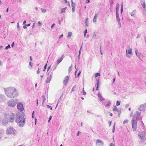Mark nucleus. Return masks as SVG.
I'll return each mask as SVG.
<instances>
[{
	"label": "nucleus",
	"mask_w": 146,
	"mask_h": 146,
	"mask_svg": "<svg viewBox=\"0 0 146 146\" xmlns=\"http://www.w3.org/2000/svg\"><path fill=\"white\" fill-rule=\"evenodd\" d=\"M5 92L7 96L10 98H14L18 95L17 90L13 87L4 88Z\"/></svg>",
	"instance_id": "obj_1"
},
{
	"label": "nucleus",
	"mask_w": 146,
	"mask_h": 146,
	"mask_svg": "<svg viewBox=\"0 0 146 146\" xmlns=\"http://www.w3.org/2000/svg\"><path fill=\"white\" fill-rule=\"evenodd\" d=\"M24 114L22 112L18 113L16 117V122L18 123V125L21 127L24 126L25 118H24Z\"/></svg>",
	"instance_id": "obj_2"
},
{
	"label": "nucleus",
	"mask_w": 146,
	"mask_h": 146,
	"mask_svg": "<svg viewBox=\"0 0 146 146\" xmlns=\"http://www.w3.org/2000/svg\"><path fill=\"white\" fill-rule=\"evenodd\" d=\"M16 133V131L12 127L10 126L8 127L7 129V134H11L15 135Z\"/></svg>",
	"instance_id": "obj_3"
},
{
	"label": "nucleus",
	"mask_w": 146,
	"mask_h": 146,
	"mask_svg": "<svg viewBox=\"0 0 146 146\" xmlns=\"http://www.w3.org/2000/svg\"><path fill=\"white\" fill-rule=\"evenodd\" d=\"M18 101L17 100H15L13 99L11 100L8 102V104L9 106L15 107Z\"/></svg>",
	"instance_id": "obj_4"
},
{
	"label": "nucleus",
	"mask_w": 146,
	"mask_h": 146,
	"mask_svg": "<svg viewBox=\"0 0 146 146\" xmlns=\"http://www.w3.org/2000/svg\"><path fill=\"white\" fill-rule=\"evenodd\" d=\"M131 124L133 131H136L137 128V121L132 119Z\"/></svg>",
	"instance_id": "obj_5"
},
{
	"label": "nucleus",
	"mask_w": 146,
	"mask_h": 146,
	"mask_svg": "<svg viewBox=\"0 0 146 146\" xmlns=\"http://www.w3.org/2000/svg\"><path fill=\"white\" fill-rule=\"evenodd\" d=\"M145 131H143L140 132L139 133L138 135V137L139 139L142 140V141L144 140L145 139Z\"/></svg>",
	"instance_id": "obj_6"
},
{
	"label": "nucleus",
	"mask_w": 146,
	"mask_h": 146,
	"mask_svg": "<svg viewBox=\"0 0 146 146\" xmlns=\"http://www.w3.org/2000/svg\"><path fill=\"white\" fill-rule=\"evenodd\" d=\"M141 113V112L140 111H136V113H135L134 115H133L132 119L135 120L137 121V119H138L139 116L140 115Z\"/></svg>",
	"instance_id": "obj_7"
},
{
	"label": "nucleus",
	"mask_w": 146,
	"mask_h": 146,
	"mask_svg": "<svg viewBox=\"0 0 146 146\" xmlns=\"http://www.w3.org/2000/svg\"><path fill=\"white\" fill-rule=\"evenodd\" d=\"M139 110L141 111H146V102L143 104L140 105L139 108Z\"/></svg>",
	"instance_id": "obj_8"
},
{
	"label": "nucleus",
	"mask_w": 146,
	"mask_h": 146,
	"mask_svg": "<svg viewBox=\"0 0 146 146\" xmlns=\"http://www.w3.org/2000/svg\"><path fill=\"white\" fill-rule=\"evenodd\" d=\"M104 143L103 141L100 139H97L96 141V146H103Z\"/></svg>",
	"instance_id": "obj_9"
},
{
	"label": "nucleus",
	"mask_w": 146,
	"mask_h": 146,
	"mask_svg": "<svg viewBox=\"0 0 146 146\" xmlns=\"http://www.w3.org/2000/svg\"><path fill=\"white\" fill-rule=\"evenodd\" d=\"M15 115L14 113H11L9 115V121L11 122H13L15 119Z\"/></svg>",
	"instance_id": "obj_10"
},
{
	"label": "nucleus",
	"mask_w": 146,
	"mask_h": 146,
	"mask_svg": "<svg viewBox=\"0 0 146 146\" xmlns=\"http://www.w3.org/2000/svg\"><path fill=\"white\" fill-rule=\"evenodd\" d=\"M17 109L19 110L22 111L23 110V104L21 103H18L17 106Z\"/></svg>",
	"instance_id": "obj_11"
},
{
	"label": "nucleus",
	"mask_w": 146,
	"mask_h": 146,
	"mask_svg": "<svg viewBox=\"0 0 146 146\" xmlns=\"http://www.w3.org/2000/svg\"><path fill=\"white\" fill-rule=\"evenodd\" d=\"M69 79V77L68 76H66L64 78L63 81V84L65 86H66L67 83L68 82Z\"/></svg>",
	"instance_id": "obj_12"
},
{
	"label": "nucleus",
	"mask_w": 146,
	"mask_h": 146,
	"mask_svg": "<svg viewBox=\"0 0 146 146\" xmlns=\"http://www.w3.org/2000/svg\"><path fill=\"white\" fill-rule=\"evenodd\" d=\"M116 20L117 21L119 24V25L120 27H121V24L120 22V20L119 18V13L116 14Z\"/></svg>",
	"instance_id": "obj_13"
},
{
	"label": "nucleus",
	"mask_w": 146,
	"mask_h": 146,
	"mask_svg": "<svg viewBox=\"0 0 146 146\" xmlns=\"http://www.w3.org/2000/svg\"><path fill=\"white\" fill-rule=\"evenodd\" d=\"M98 99L100 101L102 102L103 100H104V99L101 96L100 93V92H99L98 93Z\"/></svg>",
	"instance_id": "obj_14"
},
{
	"label": "nucleus",
	"mask_w": 146,
	"mask_h": 146,
	"mask_svg": "<svg viewBox=\"0 0 146 146\" xmlns=\"http://www.w3.org/2000/svg\"><path fill=\"white\" fill-rule=\"evenodd\" d=\"M52 78V75L50 74L49 76H48L46 80V83H49L51 80V79Z\"/></svg>",
	"instance_id": "obj_15"
},
{
	"label": "nucleus",
	"mask_w": 146,
	"mask_h": 146,
	"mask_svg": "<svg viewBox=\"0 0 146 146\" xmlns=\"http://www.w3.org/2000/svg\"><path fill=\"white\" fill-rule=\"evenodd\" d=\"M64 58L63 56L62 55L61 57L58 59L57 60V64H59L62 60Z\"/></svg>",
	"instance_id": "obj_16"
},
{
	"label": "nucleus",
	"mask_w": 146,
	"mask_h": 146,
	"mask_svg": "<svg viewBox=\"0 0 146 146\" xmlns=\"http://www.w3.org/2000/svg\"><path fill=\"white\" fill-rule=\"evenodd\" d=\"M111 105V102L110 100H109L106 104H105L104 106L106 108H109L110 106Z\"/></svg>",
	"instance_id": "obj_17"
},
{
	"label": "nucleus",
	"mask_w": 146,
	"mask_h": 146,
	"mask_svg": "<svg viewBox=\"0 0 146 146\" xmlns=\"http://www.w3.org/2000/svg\"><path fill=\"white\" fill-rule=\"evenodd\" d=\"M98 13H96V14L95 15V16H94V19H93V22H94L95 23L96 21V19H97V18L98 17Z\"/></svg>",
	"instance_id": "obj_18"
},
{
	"label": "nucleus",
	"mask_w": 146,
	"mask_h": 146,
	"mask_svg": "<svg viewBox=\"0 0 146 146\" xmlns=\"http://www.w3.org/2000/svg\"><path fill=\"white\" fill-rule=\"evenodd\" d=\"M3 125H5L8 123V121L7 119H3L2 121Z\"/></svg>",
	"instance_id": "obj_19"
},
{
	"label": "nucleus",
	"mask_w": 146,
	"mask_h": 146,
	"mask_svg": "<svg viewBox=\"0 0 146 146\" xmlns=\"http://www.w3.org/2000/svg\"><path fill=\"white\" fill-rule=\"evenodd\" d=\"M132 49L131 48H129V49L128 50V54L130 55H132Z\"/></svg>",
	"instance_id": "obj_20"
},
{
	"label": "nucleus",
	"mask_w": 146,
	"mask_h": 146,
	"mask_svg": "<svg viewBox=\"0 0 146 146\" xmlns=\"http://www.w3.org/2000/svg\"><path fill=\"white\" fill-rule=\"evenodd\" d=\"M42 105H43L45 101L46 100L45 96L44 95H42Z\"/></svg>",
	"instance_id": "obj_21"
},
{
	"label": "nucleus",
	"mask_w": 146,
	"mask_h": 146,
	"mask_svg": "<svg viewBox=\"0 0 146 146\" xmlns=\"http://www.w3.org/2000/svg\"><path fill=\"white\" fill-rule=\"evenodd\" d=\"M136 13V10H133L131 13V16H133L135 15V13Z\"/></svg>",
	"instance_id": "obj_22"
},
{
	"label": "nucleus",
	"mask_w": 146,
	"mask_h": 146,
	"mask_svg": "<svg viewBox=\"0 0 146 146\" xmlns=\"http://www.w3.org/2000/svg\"><path fill=\"white\" fill-rule=\"evenodd\" d=\"M141 126L142 127V128L143 129L144 131H145V129H146V128H145L144 126V124L143 123V122L141 121Z\"/></svg>",
	"instance_id": "obj_23"
},
{
	"label": "nucleus",
	"mask_w": 146,
	"mask_h": 146,
	"mask_svg": "<svg viewBox=\"0 0 146 146\" xmlns=\"http://www.w3.org/2000/svg\"><path fill=\"white\" fill-rule=\"evenodd\" d=\"M113 111H118V110L116 106H115L113 109Z\"/></svg>",
	"instance_id": "obj_24"
},
{
	"label": "nucleus",
	"mask_w": 146,
	"mask_h": 146,
	"mask_svg": "<svg viewBox=\"0 0 146 146\" xmlns=\"http://www.w3.org/2000/svg\"><path fill=\"white\" fill-rule=\"evenodd\" d=\"M67 8L66 7L62 9L61 11V13H62L65 12V10Z\"/></svg>",
	"instance_id": "obj_25"
},
{
	"label": "nucleus",
	"mask_w": 146,
	"mask_h": 146,
	"mask_svg": "<svg viewBox=\"0 0 146 146\" xmlns=\"http://www.w3.org/2000/svg\"><path fill=\"white\" fill-rule=\"evenodd\" d=\"M72 35V32H69L68 33V35L67 36V37H68L69 38H70V37H71Z\"/></svg>",
	"instance_id": "obj_26"
},
{
	"label": "nucleus",
	"mask_w": 146,
	"mask_h": 146,
	"mask_svg": "<svg viewBox=\"0 0 146 146\" xmlns=\"http://www.w3.org/2000/svg\"><path fill=\"white\" fill-rule=\"evenodd\" d=\"M141 4L143 8H144L145 7V4L144 1H142V2H141Z\"/></svg>",
	"instance_id": "obj_27"
},
{
	"label": "nucleus",
	"mask_w": 146,
	"mask_h": 146,
	"mask_svg": "<svg viewBox=\"0 0 146 146\" xmlns=\"http://www.w3.org/2000/svg\"><path fill=\"white\" fill-rule=\"evenodd\" d=\"M81 93H82V94L84 95H85L86 94V92L84 91V87L83 88L81 92Z\"/></svg>",
	"instance_id": "obj_28"
},
{
	"label": "nucleus",
	"mask_w": 146,
	"mask_h": 146,
	"mask_svg": "<svg viewBox=\"0 0 146 146\" xmlns=\"http://www.w3.org/2000/svg\"><path fill=\"white\" fill-rule=\"evenodd\" d=\"M71 2H72V4L71 5L72 6V8H75V4L74 3L72 0H71Z\"/></svg>",
	"instance_id": "obj_29"
},
{
	"label": "nucleus",
	"mask_w": 146,
	"mask_h": 146,
	"mask_svg": "<svg viewBox=\"0 0 146 146\" xmlns=\"http://www.w3.org/2000/svg\"><path fill=\"white\" fill-rule=\"evenodd\" d=\"M100 74L99 73H96L95 74V78H96V77H97V76H100Z\"/></svg>",
	"instance_id": "obj_30"
},
{
	"label": "nucleus",
	"mask_w": 146,
	"mask_h": 146,
	"mask_svg": "<svg viewBox=\"0 0 146 146\" xmlns=\"http://www.w3.org/2000/svg\"><path fill=\"white\" fill-rule=\"evenodd\" d=\"M115 123L114 124L113 126L112 129V132L114 133L115 130Z\"/></svg>",
	"instance_id": "obj_31"
},
{
	"label": "nucleus",
	"mask_w": 146,
	"mask_h": 146,
	"mask_svg": "<svg viewBox=\"0 0 146 146\" xmlns=\"http://www.w3.org/2000/svg\"><path fill=\"white\" fill-rule=\"evenodd\" d=\"M99 80H97V86L96 87V90H97L98 88H99Z\"/></svg>",
	"instance_id": "obj_32"
},
{
	"label": "nucleus",
	"mask_w": 146,
	"mask_h": 146,
	"mask_svg": "<svg viewBox=\"0 0 146 146\" xmlns=\"http://www.w3.org/2000/svg\"><path fill=\"white\" fill-rule=\"evenodd\" d=\"M123 3H121V14H122V12H123Z\"/></svg>",
	"instance_id": "obj_33"
},
{
	"label": "nucleus",
	"mask_w": 146,
	"mask_h": 146,
	"mask_svg": "<svg viewBox=\"0 0 146 146\" xmlns=\"http://www.w3.org/2000/svg\"><path fill=\"white\" fill-rule=\"evenodd\" d=\"M127 52V49H126V57L130 58L131 57L128 54Z\"/></svg>",
	"instance_id": "obj_34"
},
{
	"label": "nucleus",
	"mask_w": 146,
	"mask_h": 146,
	"mask_svg": "<svg viewBox=\"0 0 146 146\" xmlns=\"http://www.w3.org/2000/svg\"><path fill=\"white\" fill-rule=\"evenodd\" d=\"M4 97V96L2 95H0V102L2 100L3 98Z\"/></svg>",
	"instance_id": "obj_35"
},
{
	"label": "nucleus",
	"mask_w": 146,
	"mask_h": 146,
	"mask_svg": "<svg viewBox=\"0 0 146 146\" xmlns=\"http://www.w3.org/2000/svg\"><path fill=\"white\" fill-rule=\"evenodd\" d=\"M46 106L48 108H50L51 110H52V108L51 106L48 105H46Z\"/></svg>",
	"instance_id": "obj_36"
},
{
	"label": "nucleus",
	"mask_w": 146,
	"mask_h": 146,
	"mask_svg": "<svg viewBox=\"0 0 146 146\" xmlns=\"http://www.w3.org/2000/svg\"><path fill=\"white\" fill-rule=\"evenodd\" d=\"M10 48V45L9 44L7 46H6L5 47V49L6 50H7L8 49V48Z\"/></svg>",
	"instance_id": "obj_37"
},
{
	"label": "nucleus",
	"mask_w": 146,
	"mask_h": 146,
	"mask_svg": "<svg viewBox=\"0 0 146 146\" xmlns=\"http://www.w3.org/2000/svg\"><path fill=\"white\" fill-rule=\"evenodd\" d=\"M120 102L119 101H117L116 102V105L117 106H119L120 105Z\"/></svg>",
	"instance_id": "obj_38"
},
{
	"label": "nucleus",
	"mask_w": 146,
	"mask_h": 146,
	"mask_svg": "<svg viewBox=\"0 0 146 146\" xmlns=\"http://www.w3.org/2000/svg\"><path fill=\"white\" fill-rule=\"evenodd\" d=\"M41 10L42 12L43 13H44L46 11V10L43 9H41Z\"/></svg>",
	"instance_id": "obj_39"
},
{
	"label": "nucleus",
	"mask_w": 146,
	"mask_h": 146,
	"mask_svg": "<svg viewBox=\"0 0 146 146\" xmlns=\"http://www.w3.org/2000/svg\"><path fill=\"white\" fill-rule=\"evenodd\" d=\"M87 29H86L85 31L84 32V37H85V36H86V34L87 33Z\"/></svg>",
	"instance_id": "obj_40"
},
{
	"label": "nucleus",
	"mask_w": 146,
	"mask_h": 146,
	"mask_svg": "<svg viewBox=\"0 0 146 146\" xmlns=\"http://www.w3.org/2000/svg\"><path fill=\"white\" fill-rule=\"evenodd\" d=\"M128 121V120L127 119L125 120L123 122V124H125L126 123H127Z\"/></svg>",
	"instance_id": "obj_41"
},
{
	"label": "nucleus",
	"mask_w": 146,
	"mask_h": 146,
	"mask_svg": "<svg viewBox=\"0 0 146 146\" xmlns=\"http://www.w3.org/2000/svg\"><path fill=\"white\" fill-rule=\"evenodd\" d=\"M119 9L118 8H116V14L119 13Z\"/></svg>",
	"instance_id": "obj_42"
},
{
	"label": "nucleus",
	"mask_w": 146,
	"mask_h": 146,
	"mask_svg": "<svg viewBox=\"0 0 146 146\" xmlns=\"http://www.w3.org/2000/svg\"><path fill=\"white\" fill-rule=\"evenodd\" d=\"M104 101H102L101 102L104 105H105V104L106 103V101H105V100H104Z\"/></svg>",
	"instance_id": "obj_43"
},
{
	"label": "nucleus",
	"mask_w": 146,
	"mask_h": 146,
	"mask_svg": "<svg viewBox=\"0 0 146 146\" xmlns=\"http://www.w3.org/2000/svg\"><path fill=\"white\" fill-rule=\"evenodd\" d=\"M75 87L76 86H74L72 88V91L73 92L75 91Z\"/></svg>",
	"instance_id": "obj_44"
},
{
	"label": "nucleus",
	"mask_w": 146,
	"mask_h": 146,
	"mask_svg": "<svg viewBox=\"0 0 146 146\" xmlns=\"http://www.w3.org/2000/svg\"><path fill=\"white\" fill-rule=\"evenodd\" d=\"M47 64H46L44 66V69H43V71H44L46 68V66H47Z\"/></svg>",
	"instance_id": "obj_45"
},
{
	"label": "nucleus",
	"mask_w": 146,
	"mask_h": 146,
	"mask_svg": "<svg viewBox=\"0 0 146 146\" xmlns=\"http://www.w3.org/2000/svg\"><path fill=\"white\" fill-rule=\"evenodd\" d=\"M29 65L31 66V67H32V66H33V63H32L31 62H30L29 63Z\"/></svg>",
	"instance_id": "obj_46"
},
{
	"label": "nucleus",
	"mask_w": 146,
	"mask_h": 146,
	"mask_svg": "<svg viewBox=\"0 0 146 146\" xmlns=\"http://www.w3.org/2000/svg\"><path fill=\"white\" fill-rule=\"evenodd\" d=\"M119 4L118 3H117L116 5V8H118L119 9Z\"/></svg>",
	"instance_id": "obj_47"
},
{
	"label": "nucleus",
	"mask_w": 146,
	"mask_h": 146,
	"mask_svg": "<svg viewBox=\"0 0 146 146\" xmlns=\"http://www.w3.org/2000/svg\"><path fill=\"white\" fill-rule=\"evenodd\" d=\"M109 146H115V145L113 143H111L110 144Z\"/></svg>",
	"instance_id": "obj_48"
},
{
	"label": "nucleus",
	"mask_w": 146,
	"mask_h": 146,
	"mask_svg": "<svg viewBox=\"0 0 146 146\" xmlns=\"http://www.w3.org/2000/svg\"><path fill=\"white\" fill-rule=\"evenodd\" d=\"M82 48V46L80 48V50H79V55H80V54H81V49Z\"/></svg>",
	"instance_id": "obj_49"
},
{
	"label": "nucleus",
	"mask_w": 146,
	"mask_h": 146,
	"mask_svg": "<svg viewBox=\"0 0 146 146\" xmlns=\"http://www.w3.org/2000/svg\"><path fill=\"white\" fill-rule=\"evenodd\" d=\"M17 27L18 29H19L20 27L19 25V22H18L17 24Z\"/></svg>",
	"instance_id": "obj_50"
},
{
	"label": "nucleus",
	"mask_w": 146,
	"mask_h": 146,
	"mask_svg": "<svg viewBox=\"0 0 146 146\" xmlns=\"http://www.w3.org/2000/svg\"><path fill=\"white\" fill-rule=\"evenodd\" d=\"M3 130H0V136L3 133ZM1 137H0V138Z\"/></svg>",
	"instance_id": "obj_51"
},
{
	"label": "nucleus",
	"mask_w": 146,
	"mask_h": 146,
	"mask_svg": "<svg viewBox=\"0 0 146 146\" xmlns=\"http://www.w3.org/2000/svg\"><path fill=\"white\" fill-rule=\"evenodd\" d=\"M136 55L137 56V57L139 58L140 57V53H138V54H137V55Z\"/></svg>",
	"instance_id": "obj_52"
},
{
	"label": "nucleus",
	"mask_w": 146,
	"mask_h": 146,
	"mask_svg": "<svg viewBox=\"0 0 146 146\" xmlns=\"http://www.w3.org/2000/svg\"><path fill=\"white\" fill-rule=\"evenodd\" d=\"M80 73H81V71H80L79 72H78V75H77V76H76V77H78L80 76Z\"/></svg>",
	"instance_id": "obj_53"
},
{
	"label": "nucleus",
	"mask_w": 146,
	"mask_h": 146,
	"mask_svg": "<svg viewBox=\"0 0 146 146\" xmlns=\"http://www.w3.org/2000/svg\"><path fill=\"white\" fill-rule=\"evenodd\" d=\"M80 73H81V71H80L79 72H78V75H77V76H76V77H78L80 76Z\"/></svg>",
	"instance_id": "obj_54"
},
{
	"label": "nucleus",
	"mask_w": 146,
	"mask_h": 146,
	"mask_svg": "<svg viewBox=\"0 0 146 146\" xmlns=\"http://www.w3.org/2000/svg\"><path fill=\"white\" fill-rule=\"evenodd\" d=\"M75 11V8H72V11L73 13H74Z\"/></svg>",
	"instance_id": "obj_55"
},
{
	"label": "nucleus",
	"mask_w": 146,
	"mask_h": 146,
	"mask_svg": "<svg viewBox=\"0 0 146 146\" xmlns=\"http://www.w3.org/2000/svg\"><path fill=\"white\" fill-rule=\"evenodd\" d=\"M135 53H136H136L138 52V50L137 49V48H135Z\"/></svg>",
	"instance_id": "obj_56"
},
{
	"label": "nucleus",
	"mask_w": 146,
	"mask_h": 146,
	"mask_svg": "<svg viewBox=\"0 0 146 146\" xmlns=\"http://www.w3.org/2000/svg\"><path fill=\"white\" fill-rule=\"evenodd\" d=\"M38 25L39 26H41L42 25V24L41 23H40V21H39L38 22Z\"/></svg>",
	"instance_id": "obj_57"
},
{
	"label": "nucleus",
	"mask_w": 146,
	"mask_h": 146,
	"mask_svg": "<svg viewBox=\"0 0 146 146\" xmlns=\"http://www.w3.org/2000/svg\"><path fill=\"white\" fill-rule=\"evenodd\" d=\"M52 117L51 116H50V117H49V119H48V122H49L50 121V120L51 119V118H52Z\"/></svg>",
	"instance_id": "obj_58"
},
{
	"label": "nucleus",
	"mask_w": 146,
	"mask_h": 146,
	"mask_svg": "<svg viewBox=\"0 0 146 146\" xmlns=\"http://www.w3.org/2000/svg\"><path fill=\"white\" fill-rule=\"evenodd\" d=\"M63 34H62L60 36V37H59V38L60 39L62 37H63Z\"/></svg>",
	"instance_id": "obj_59"
},
{
	"label": "nucleus",
	"mask_w": 146,
	"mask_h": 146,
	"mask_svg": "<svg viewBox=\"0 0 146 146\" xmlns=\"http://www.w3.org/2000/svg\"><path fill=\"white\" fill-rule=\"evenodd\" d=\"M40 72V71H39V69H38L37 71V74H38Z\"/></svg>",
	"instance_id": "obj_60"
},
{
	"label": "nucleus",
	"mask_w": 146,
	"mask_h": 146,
	"mask_svg": "<svg viewBox=\"0 0 146 146\" xmlns=\"http://www.w3.org/2000/svg\"><path fill=\"white\" fill-rule=\"evenodd\" d=\"M14 44V42H13L11 44L12 47H13Z\"/></svg>",
	"instance_id": "obj_61"
},
{
	"label": "nucleus",
	"mask_w": 146,
	"mask_h": 146,
	"mask_svg": "<svg viewBox=\"0 0 146 146\" xmlns=\"http://www.w3.org/2000/svg\"><path fill=\"white\" fill-rule=\"evenodd\" d=\"M81 133L80 132V131H78L77 132V135H78L79 134H80V133Z\"/></svg>",
	"instance_id": "obj_62"
},
{
	"label": "nucleus",
	"mask_w": 146,
	"mask_h": 146,
	"mask_svg": "<svg viewBox=\"0 0 146 146\" xmlns=\"http://www.w3.org/2000/svg\"><path fill=\"white\" fill-rule=\"evenodd\" d=\"M27 26L25 25H24L23 27L24 29H26L27 28Z\"/></svg>",
	"instance_id": "obj_63"
},
{
	"label": "nucleus",
	"mask_w": 146,
	"mask_h": 146,
	"mask_svg": "<svg viewBox=\"0 0 146 146\" xmlns=\"http://www.w3.org/2000/svg\"><path fill=\"white\" fill-rule=\"evenodd\" d=\"M54 25H55V24L54 23L53 24H52L51 26V28H52L53 27H54Z\"/></svg>",
	"instance_id": "obj_64"
}]
</instances>
